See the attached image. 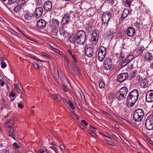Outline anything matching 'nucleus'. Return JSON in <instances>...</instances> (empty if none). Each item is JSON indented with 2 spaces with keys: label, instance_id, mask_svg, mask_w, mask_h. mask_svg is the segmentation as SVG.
Returning <instances> with one entry per match:
<instances>
[{
  "label": "nucleus",
  "instance_id": "obj_1",
  "mask_svg": "<svg viewBox=\"0 0 153 153\" xmlns=\"http://www.w3.org/2000/svg\"><path fill=\"white\" fill-rule=\"evenodd\" d=\"M139 92L137 90L135 89L128 94L127 100L128 103H131V106L133 105L138 100Z\"/></svg>",
  "mask_w": 153,
  "mask_h": 153
},
{
  "label": "nucleus",
  "instance_id": "obj_21",
  "mask_svg": "<svg viewBox=\"0 0 153 153\" xmlns=\"http://www.w3.org/2000/svg\"><path fill=\"white\" fill-rule=\"evenodd\" d=\"M76 35L75 34H72L69 37V40L70 42L73 44L75 43V42H77V38Z\"/></svg>",
  "mask_w": 153,
  "mask_h": 153
},
{
  "label": "nucleus",
  "instance_id": "obj_25",
  "mask_svg": "<svg viewBox=\"0 0 153 153\" xmlns=\"http://www.w3.org/2000/svg\"><path fill=\"white\" fill-rule=\"evenodd\" d=\"M115 97V95L114 93V92L111 93L108 95V98L111 101L113 100Z\"/></svg>",
  "mask_w": 153,
  "mask_h": 153
},
{
  "label": "nucleus",
  "instance_id": "obj_11",
  "mask_svg": "<svg viewBox=\"0 0 153 153\" xmlns=\"http://www.w3.org/2000/svg\"><path fill=\"white\" fill-rule=\"evenodd\" d=\"M128 74L126 73H123L119 74L117 76V81L122 82L126 80L128 77Z\"/></svg>",
  "mask_w": 153,
  "mask_h": 153
},
{
  "label": "nucleus",
  "instance_id": "obj_53",
  "mask_svg": "<svg viewBox=\"0 0 153 153\" xmlns=\"http://www.w3.org/2000/svg\"><path fill=\"white\" fill-rule=\"evenodd\" d=\"M62 87L63 89L66 92L68 91V89L65 85H62Z\"/></svg>",
  "mask_w": 153,
  "mask_h": 153
},
{
  "label": "nucleus",
  "instance_id": "obj_4",
  "mask_svg": "<svg viewBox=\"0 0 153 153\" xmlns=\"http://www.w3.org/2000/svg\"><path fill=\"white\" fill-rule=\"evenodd\" d=\"M99 35V31L97 29L94 30L91 36V45H96L97 43Z\"/></svg>",
  "mask_w": 153,
  "mask_h": 153
},
{
  "label": "nucleus",
  "instance_id": "obj_38",
  "mask_svg": "<svg viewBox=\"0 0 153 153\" xmlns=\"http://www.w3.org/2000/svg\"><path fill=\"white\" fill-rule=\"evenodd\" d=\"M60 34L62 36H64L65 34V31L62 29H60L59 30Z\"/></svg>",
  "mask_w": 153,
  "mask_h": 153
},
{
  "label": "nucleus",
  "instance_id": "obj_52",
  "mask_svg": "<svg viewBox=\"0 0 153 153\" xmlns=\"http://www.w3.org/2000/svg\"><path fill=\"white\" fill-rule=\"evenodd\" d=\"M107 143L109 145L114 146V143L113 142H111V141H108Z\"/></svg>",
  "mask_w": 153,
  "mask_h": 153
},
{
  "label": "nucleus",
  "instance_id": "obj_3",
  "mask_svg": "<svg viewBox=\"0 0 153 153\" xmlns=\"http://www.w3.org/2000/svg\"><path fill=\"white\" fill-rule=\"evenodd\" d=\"M144 115L143 111L141 108L136 109L134 112L133 118L134 120L136 122L141 121Z\"/></svg>",
  "mask_w": 153,
  "mask_h": 153
},
{
  "label": "nucleus",
  "instance_id": "obj_6",
  "mask_svg": "<svg viewBox=\"0 0 153 153\" xmlns=\"http://www.w3.org/2000/svg\"><path fill=\"white\" fill-rule=\"evenodd\" d=\"M145 127L149 130H153V114L149 116L145 121Z\"/></svg>",
  "mask_w": 153,
  "mask_h": 153
},
{
  "label": "nucleus",
  "instance_id": "obj_40",
  "mask_svg": "<svg viewBox=\"0 0 153 153\" xmlns=\"http://www.w3.org/2000/svg\"><path fill=\"white\" fill-rule=\"evenodd\" d=\"M50 148L53 150L56 153H58V149L52 146L50 147Z\"/></svg>",
  "mask_w": 153,
  "mask_h": 153
},
{
  "label": "nucleus",
  "instance_id": "obj_39",
  "mask_svg": "<svg viewBox=\"0 0 153 153\" xmlns=\"http://www.w3.org/2000/svg\"><path fill=\"white\" fill-rule=\"evenodd\" d=\"M123 141L128 146H131V144L127 140H126L124 138H123Z\"/></svg>",
  "mask_w": 153,
  "mask_h": 153
},
{
  "label": "nucleus",
  "instance_id": "obj_19",
  "mask_svg": "<svg viewBox=\"0 0 153 153\" xmlns=\"http://www.w3.org/2000/svg\"><path fill=\"white\" fill-rule=\"evenodd\" d=\"M52 7L51 3L49 1H46L44 5V9L47 11H49Z\"/></svg>",
  "mask_w": 153,
  "mask_h": 153
},
{
  "label": "nucleus",
  "instance_id": "obj_24",
  "mask_svg": "<svg viewBox=\"0 0 153 153\" xmlns=\"http://www.w3.org/2000/svg\"><path fill=\"white\" fill-rule=\"evenodd\" d=\"M128 14V10L124 9L121 17V19L124 20Z\"/></svg>",
  "mask_w": 153,
  "mask_h": 153
},
{
  "label": "nucleus",
  "instance_id": "obj_56",
  "mask_svg": "<svg viewBox=\"0 0 153 153\" xmlns=\"http://www.w3.org/2000/svg\"><path fill=\"white\" fill-rule=\"evenodd\" d=\"M81 122L82 124H83L85 125V126L88 125V123L87 122H86V121H85L84 120H82L81 121Z\"/></svg>",
  "mask_w": 153,
  "mask_h": 153
},
{
  "label": "nucleus",
  "instance_id": "obj_48",
  "mask_svg": "<svg viewBox=\"0 0 153 153\" xmlns=\"http://www.w3.org/2000/svg\"><path fill=\"white\" fill-rule=\"evenodd\" d=\"M1 67L3 68H5L6 66V65L5 63L4 62H1Z\"/></svg>",
  "mask_w": 153,
  "mask_h": 153
},
{
  "label": "nucleus",
  "instance_id": "obj_46",
  "mask_svg": "<svg viewBox=\"0 0 153 153\" xmlns=\"http://www.w3.org/2000/svg\"><path fill=\"white\" fill-rule=\"evenodd\" d=\"M17 0H8V3L10 4L14 3L16 2Z\"/></svg>",
  "mask_w": 153,
  "mask_h": 153
},
{
  "label": "nucleus",
  "instance_id": "obj_63",
  "mask_svg": "<svg viewBox=\"0 0 153 153\" xmlns=\"http://www.w3.org/2000/svg\"><path fill=\"white\" fill-rule=\"evenodd\" d=\"M0 85L2 86H3L4 84V82L1 79L0 80Z\"/></svg>",
  "mask_w": 153,
  "mask_h": 153
},
{
  "label": "nucleus",
  "instance_id": "obj_45",
  "mask_svg": "<svg viewBox=\"0 0 153 153\" xmlns=\"http://www.w3.org/2000/svg\"><path fill=\"white\" fill-rule=\"evenodd\" d=\"M57 53H59L60 54L62 55V56H65L64 58L65 59H67V57L66 56H65V55L62 52H60L59 51L57 50Z\"/></svg>",
  "mask_w": 153,
  "mask_h": 153
},
{
  "label": "nucleus",
  "instance_id": "obj_18",
  "mask_svg": "<svg viewBox=\"0 0 153 153\" xmlns=\"http://www.w3.org/2000/svg\"><path fill=\"white\" fill-rule=\"evenodd\" d=\"M43 9L41 7L37 8L35 10V14L36 17H40L43 13Z\"/></svg>",
  "mask_w": 153,
  "mask_h": 153
},
{
  "label": "nucleus",
  "instance_id": "obj_55",
  "mask_svg": "<svg viewBox=\"0 0 153 153\" xmlns=\"http://www.w3.org/2000/svg\"><path fill=\"white\" fill-rule=\"evenodd\" d=\"M18 106L19 108L22 109L23 107V106L22 104L19 103H17Z\"/></svg>",
  "mask_w": 153,
  "mask_h": 153
},
{
  "label": "nucleus",
  "instance_id": "obj_8",
  "mask_svg": "<svg viewBox=\"0 0 153 153\" xmlns=\"http://www.w3.org/2000/svg\"><path fill=\"white\" fill-rule=\"evenodd\" d=\"M106 53V49L103 46L100 47L98 53V59L100 62H102L105 58Z\"/></svg>",
  "mask_w": 153,
  "mask_h": 153
},
{
  "label": "nucleus",
  "instance_id": "obj_61",
  "mask_svg": "<svg viewBox=\"0 0 153 153\" xmlns=\"http://www.w3.org/2000/svg\"><path fill=\"white\" fill-rule=\"evenodd\" d=\"M60 148L62 150H65V147L64 146L62 145H60Z\"/></svg>",
  "mask_w": 153,
  "mask_h": 153
},
{
  "label": "nucleus",
  "instance_id": "obj_15",
  "mask_svg": "<svg viewBox=\"0 0 153 153\" xmlns=\"http://www.w3.org/2000/svg\"><path fill=\"white\" fill-rule=\"evenodd\" d=\"M60 24L59 22L57 19H53L50 22V25L54 28L57 29Z\"/></svg>",
  "mask_w": 153,
  "mask_h": 153
},
{
  "label": "nucleus",
  "instance_id": "obj_2",
  "mask_svg": "<svg viewBox=\"0 0 153 153\" xmlns=\"http://www.w3.org/2000/svg\"><path fill=\"white\" fill-rule=\"evenodd\" d=\"M77 43L80 45H83L86 40V34L85 32L82 30H78L76 34Z\"/></svg>",
  "mask_w": 153,
  "mask_h": 153
},
{
  "label": "nucleus",
  "instance_id": "obj_22",
  "mask_svg": "<svg viewBox=\"0 0 153 153\" xmlns=\"http://www.w3.org/2000/svg\"><path fill=\"white\" fill-rule=\"evenodd\" d=\"M128 91L127 88L126 87H124L121 88L118 92L124 94L125 96H126Z\"/></svg>",
  "mask_w": 153,
  "mask_h": 153
},
{
  "label": "nucleus",
  "instance_id": "obj_30",
  "mask_svg": "<svg viewBox=\"0 0 153 153\" xmlns=\"http://www.w3.org/2000/svg\"><path fill=\"white\" fill-rule=\"evenodd\" d=\"M22 7L18 4L14 8V11L16 12H19L21 10Z\"/></svg>",
  "mask_w": 153,
  "mask_h": 153
},
{
  "label": "nucleus",
  "instance_id": "obj_10",
  "mask_svg": "<svg viewBox=\"0 0 153 153\" xmlns=\"http://www.w3.org/2000/svg\"><path fill=\"white\" fill-rule=\"evenodd\" d=\"M146 101L148 102L153 101V90H150L147 91L146 95Z\"/></svg>",
  "mask_w": 153,
  "mask_h": 153
},
{
  "label": "nucleus",
  "instance_id": "obj_17",
  "mask_svg": "<svg viewBox=\"0 0 153 153\" xmlns=\"http://www.w3.org/2000/svg\"><path fill=\"white\" fill-rule=\"evenodd\" d=\"M144 57L146 60L149 62H150L153 59V53L150 52H146L145 55Z\"/></svg>",
  "mask_w": 153,
  "mask_h": 153
},
{
  "label": "nucleus",
  "instance_id": "obj_59",
  "mask_svg": "<svg viewBox=\"0 0 153 153\" xmlns=\"http://www.w3.org/2000/svg\"><path fill=\"white\" fill-rule=\"evenodd\" d=\"M120 57L122 58H123L125 57V55L123 52H121L120 54Z\"/></svg>",
  "mask_w": 153,
  "mask_h": 153
},
{
  "label": "nucleus",
  "instance_id": "obj_50",
  "mask_svg": "<svg viewBox=\"0 0 153 153\" xmlns=\"http://www.w3.org/2000/svg\"><path fill=\"white\" fill-rule=\"evenodd\" d=\"M30 58H32V59H34L36 60H37V61H39L40 62H43V61L42 60H40L39 59H38L37 58H36V57H35V56H31V57H30Z\"/></svg>",
  "mask_w": 153,
  "mask_h": 153
},
{
  "label": "nucleus",
  "instance_id": "obj_7",
  "mask_svg": "<svg viewBox=\"0 0 153 153\" xmlns=\"http://www.w3.org/2000/svg\"><path fill=\"white\" fill-rule=\"evenodd\" d=\"M111 17V13L109 12H106L104 13L102 16V24L107 26L108 22Z\"/></svg>",
  "mask_w": 153,
  "mask_h": 153
},
{
  "label": "nucleus",
  "instance_id": "obj_35",
  "mask_svg": "<svg viewBox=\"0 0 153 153\" xmlns=\"http://www.w3.org/2000/svg\"><path fill=\"white\" fill-rule=\"evenodd\" d=\"M114 31L113 30L110 29L109 31L107 32V36H112L113 34Z\"/></svg>",
  "mask_w": 153,
  "mask_h": 153
},
{
  "label": "nucleus",
  "instance_id": "obj_64",
  "mask_svg": "<svg viewBox=\"0 0 153 153\" xmlns=\"http://www.w3.org/2000/svg\"><path fill=\"white\" fill-rule=\"evenodd\" d=\"M10 96H12V97H14L15 96V94L14 93L11 92V93H10Z\"/></svg>",
  "mask_w": 153,
  "mask_h": 153
},
{
  "label": "nucleus",
  "instance_id": "obj_54",
  "mask_svg": "<svg viewBox=\"0 0 153 153\" xmlns=\"http://www.w3.org/2000/svg\"><path fill=\"white\" fill-rule=\"evenodd\" d=\"M42 55L44 56H46V57H48V58H50L51 57V56L48 55V54H46V53H45L44 52H42Z\"/></svg>",
  "mask_w": 153,
  "mask_h": 153
},
{
  "label": "nucleus",
  "instance_id": "obj_32",
  "mask_svg": "<svg viewBox=\"0 0 153 153\" xmlns=\"http://www.w3.org/2000/svg\"><path fill=\"white\" fill-rule=\"evenodd\" d=\"M68 103L67 104V105H68L71 109L74 110V109L75 107H74L73 104L69 100L68 101Z\"/></svg>",
  "mask_w": 153,
  "mask_h": 153
},
{
  "label": "nucleus",
  "instance_id": "obj_43",
  "mask_svg": "<svg viewBox=\"0 0 153 153\" xmlns=\"http://www.w3.org/2000/svg\"><path fill=\"white\" fill-rule=\"evenodd\" d=\"M146 140L148 141L149 143L152 145H153V141L152 140H150L149 138L147 137H146Z\"/></svg>",
  "mask_w": 153,
  "mask_h": 153
},
{
  "label": "nucleus",
  "instance_id": "obj_9",
  "mask_svg": "<svg viewBox=\"0 0 153 153\" xmlns=\"http://www.w3.org/2000/svg\"><path fill=\"white\" fill-rule=\"evenodd\" d=\"M85 53L88 57H91L93 55V48L91 46L86 45L85 47Z\"/></svg>",
  "mask_w": 153,
  "mask_h": 153
},
{
  "label": "nucleus",
  "instance_id": "obj_12",
  "mask_svg": "<svg viewBox=\"0 0 153 153\" xmlns=\"http://www.w3.org/2000/svg\"><path fill=\"white\" fill-rule=\"evenodd\" d=\"M112 65V62L111 59H107L104 61V69L108 70H110Z\"/></svg>",
  "mask_w": 153,
  "mask_h": 153
},
{
  "label": "nucleus",
  "instance_id": "obj_57",
  "mask_svg": "<svg viewBox=\"0 0 153 153\" xmlns=\"http://www.w3.org/2000/svg\"><path fill=\"white\" fill-rule=\"evenodd\" d=\"M13 146L14 148H15V149H17L18 148V147L17 145V144L15 142L13 145Z\"/></svg>",
  "mask_w": 153,
  "mask_h": 153
},
{
  "label": "nucleus",
  "instance_id": "obj_51",
  "mask_svg": "<svg viewBox=\"0 0 153 153\" xmlns=\"http://www.w3.org/2000/svg\"><path fill=\"white\" fill-rule=\"evenodd\" d=\"M75 120H77L79 119V118L76 114L72 117Z\"/></svg>",
  "mask_w": 153,
  "mask_h": 153
},
{
  "label": "nucleus",
  "instance_id": "obj_23",
  "mask_svg": "<svg viewBox=\"0 0 153 153\" xmlns=\"http://www.w3.org/2000/svg\"><path fill=\"white\" fill-rule=\"evenodd\" d=\"M117 99L119 100H123L126 96H125L124 94L118 92H117Z\"/></svg>",
  "mask_w": 153,
  "mask_h": 153
},
{
  "label": "nucleus",
  "instance_id": "obj_44",
  "mask_svg": "<svg viewBox=\"0 0 153 153\" xmlns=\"http://www.w3.org/2000/svg\"><path fill=\"white\" fill-rule=\"evenodd\" d=\"M128 63V62L126 59L122 63L121 65L122 66H124Z\"/></svg>",
  "mask_w": 153,
  "mask_h": 153
},
{
  "label": "nucleus",
  "instance_id": "obj_42",
  "mask_svg": "<svg viewBox=\"0 0 153 153\" xmlns=\"http://www.w3.org/2000/svg\"><path fill=\"white\" fill-rule=\"evenodd\" d=\"M89 133L91 134L93 137H96L97 135L95 133H94L92 131H89Z\"/></svg>",
  "mask_w": 153,
  "mask_h": 153
},
{
  "label": "nucleus",
  "instance_id": "obj_36",
  "mask_svg": "<svg viewBox=\"0 0 153 153\" xmlns=\"http://www.w3.org/2000/svg\"><path fill=\"white\" fill-rule=\"evenodd\" d=\"M135 25L137 28L138 29L140 28L141 26V24L140 23V21L139 22L137 21L135 24Z\"/></svg>",
  "mask_w": 153,
  "mask_h": 153
},
{
  "label": "nucleus",
  "instance_id": "obj_62",
  "mask_svg": "<svg viewBox=\"0 0 153 153\" xmlns=\"http://www.w3.org/2000/svg\"><path fill=\"white\" fill-rule=\"evenodd\" d=\"M107 1L109 3H111L112 4H113L114 2V0H107Z\"/></svg>",
  "mask_w": 153,
  "mask_h": 153
},
{
  "label": "nucleus",
  "instance_id": "obj_47",
  "mask_svg": "<svg viewBox=\"0 0 153 153\" xmlns=\"http://www.w3.org/2000/svg\"><path fill=\"white\" fill-rule=\"evenodd\" d=\"M33 66L36 69H38L39 68V65L36 62H34L33 64Z\"/></svg>",
  "mask_w": 153,
  "mask_h": 153
},
{
  "label": "nucleus",
  "instance_id": "obj_27",
  "mask_svg": "<svg viewBox=\"0 0 153 153\" xmlns=\"http://www.w3.org/2000/svg\"><path fill=\"white\" fill-rule=\"evenodd\" d=\"M25 19L28 20H31L32 19L33 16L31 14L29 13H26L25 14Z\"/></svg>",
  "mask_w": 153,
  "mask_h": 153
},
{
  "label": "nucleus",
  "instance_id": "obj_20",
  "mask_svg": "<svg viewBox=\"0 0 153 153\" xmlns=\"http://www.w3.org/2000/svg\"><path fill=\"white\" fill-rule=\"evenodd\" d=\"M149 82L147 79H144L142 80L140 83L141 87L143 88H146L148 87Z\"/></svg>",
  "mask_w": 153,
  "mask_h": 153
},
{
  "label": "nucleus",
  "instance_id": "obj_34",
  "mask_svg": "<svg viewBox=\"0 0 153 153\" xmlns=\"http://www.w3.org/2000/svg\"><path fill=\"white\" fill-rule=\"evenodd\" d=\"M74 70H75V72L77 73H78L80 71V69L78 66L76 64L74 65Z\"/></svg>",
  "mask_w": 153,
  "mask_h": 153
},
{
  "label": "nucleus",
  "instance_id": "obj_29",
  "mask_svg": "<svg viewBox=\"0 0 153 153\" xmlns=\"http://www.w3.org/2000/svg\"><path fill=\"white\" fill-rule=\"evenodd\" d=\"M25 2V1L24 0H19L18 2V5L22 7L23 6Z\"/></svg>",
  "mask_w": 153,
  "mask_h": 153
},
{
  "label": "nucleus",
  "instance_id": "obj_28",
  "mask_svg": "<svg viewBox=\"0 0 153 153\" xmlns=\"http://www.w3.org/2000/svg\"><path fill=\"white\" fill-rule=\"evenodd\" d=\"M144 50V47H139L137 48L136 51L139 54H141Z\"/></svg>",
  "mask_w": 153,
  "mask_h": 153
},
{
  "label": "nucleus",
  "instance_id": "obj_58",
  "mask_svg": "<svg viewBox=\"0 0 153 153\" xmlns=\"http://www.w3.org/2000/svg\"><path fill=\"white\" fill-rule=\"evenodd\" d=\"M102 112L104 114L107 116V117H109L110 116V114L107 112L105 111H103Z\"/></svg>",
  "mask_w": 153,
  "mask_h": 153
},
{
  "label": "nucleus",
  "instance_id": "obj_14",
  "mask_svg": "<svg viewBox=\"0 0 153 153\" xmlns=\"http://www.w3.org/2000/svg\"><path fill=\"white\" fill-rule=\"evenodd\" d=\"M127 35L129 37H132L135 34V30L133 27H129L126 30Z\"/></svg>",
  "mask_w": 153,
  "mask_h": 153
},
{
  "label": "nucleus",
  "instance_id": "obj_13",
  "mask_svg": "<svg viewBox=\"0 0 153 153\" xmlns=\"http://www.w3.org/2000/svg\"><path fill=\"white\" fill-rule=\"evenodd\" d=\"M70 19V15L68 14H65L62 18L61 23L62 25L69 24V21Z\"/></svg>",
  "mask_w": 153,
  "mask_h": 153
},
{
  "label": "nucleus",
  "instance_id": "obj_60",
  "mask_svg": "<svg viewBox=\"0 0 153 153\" xmlns=\"http://www.w3.org/2000/svg\"><path fill=\"white\" fill-rule=\"evenodd\" d=\"M79 125L80 127L83 129H85V127L81 123H79Z\"/></svg>",
  "mask_w": 153,
  "mask_h": 153
},
{
  "label": "nucleus",
  "instance_id": "obj_16",
  "mask_svg": "<svg viewBox=\"0 0 153 153\" xmlns=\"http://www.w3.org/2000/svg\"><path fill=\"white\" fill-rule=\"evenodd\" d=\"M46 24V22L45 20L42 19H40L37 22V27L38 28H40L44 27L45 26Z\"/></svg>",
  "mask_w": 153,
  "mask_h": 153
},
{
  "label": "nucleus",
  "instance_id": "obj_33",
  "mask_svg": "<svg viewBox=\"0 0 153 153\" xmlns=\"http://www.w3.org/2000/svg\"><path fill=\"white\" fill-rule=\"evenodd\" d=\"M134 57L133 55H131L127 57L126 59L129 62L133 59Z\"/></svg>",
  "mask_w": 153,
  "mask_h": 153
},
{
  "label": "nucleus",
  "instance_id": "obj_31",
  "mask_svg": "<svg viewBox=\"0 0 153 153\" xmlns=\"http://www.w3.org/2000/svg\"><path fill=\"white\" fill-rule=\"evenodd\" d=\"M104 136L111 140H112V139L114 138V135L111 133L108 134L107 135H104Z\"/></svg>",
  "mask_w": 153,
  "mask_h": 153
},
{
  "label": "nucleus",
  "instance_id": "obj_26",
  "mask_svg": "<svg viewBox=\"0 0 153 153\" xmlns=\"http://www.w3.org/2000/svg\"><path fill=\"white\" fill-rule=\"evenodd\" d=\"M53 97L57 101H60L61 100V97L58 94H53Z\"/></svg>",
  "mask_w": 153,
  "mask_h": 153
},
{
  "label": "nucleus",
  "instance_id": "obj_49",
  "mask_svg": "<svg viewBox=\"0 0 153 153\" xmlns=\"http://www.w3.org/2000/svg\"><path fill=\"white\" fill-rule=\"evenodd\" d=\"M62 100L63 102H64V103H65V105H67V104H68V101L65 99L64 98H62Z\"/></svg>",
  "mask_w": 153,
  "mask_h": 153
},
{
  "label": "nucleus",
  "instance_id": "obj_41",
  "mask_svg": "<svg viewBox=\"0 0 153 153\" xmlns=\"http://www.w3.org/2000/svg\"><path fill=\"white\" fill-rule=\"evenodd\" d=\"M89 128L93 131H96L97 130V129L96 128H95L94 127H93V126L91 125L89 126Z\"/></svg>",
  "mask_w": 153,
  "mask_h": 153
},
{
  "label": "nucleus",
  "instance_id": "obj_5",
  "mask_svg": "<svg viewBox=\"0 0 153 153\" xmlns=\"http://www.w3.org/2000/svg\"><path fill=\"white\" fill-rule=\"evenodd\" d=\"M6 124L8 125L7 129L9 132V136L14 139L15 140V138L14 137V129L12 126L14 125V123L13 121L12 120L7 121L6 122Z\"/></svg>",
  "mask_w": 153,
  "mask_h": 153
},
{
  "label": "nucleus",
  "instance_id": "obj_37",
  "mask_svg": "<svg viewBox=\"0 0 153 153\" xmlns=\"http://www.w3.org/2000/svg\"><path fill=\"white\" fill-rule=\"evenodd\" d=\"M99 86L101 88H103L105 87V84L103 81H101L99 83Z\"/></svg>",
  "mask_w": 153,
  "mask_h": 153
}]
</instances>
